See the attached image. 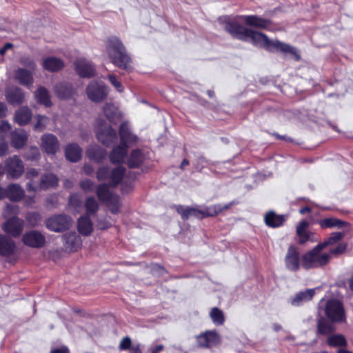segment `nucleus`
Instances as JSON below:
<instances>
[{
	"instance_id": "33",
	"label": "nucleus",
	"mask_w": 353,
	"mask_h": 353,
	"mask_svg": "<svg viewBox=\"0 0 353 353\" xmlns=\"http://www.w3.org/2000/svg\"><path fill=\"white\" fill-rule=\"evenodd\" d=\"M264 219L269 227L277 228L283 223L285 217L283 215L276 214L274 212H269L265 214Z\"/></svg>"
},
{
	"instance_id": "24",
	"label": "nucleus",
	"mask_w": 353,
	"mask_h": 353,
	"mask_svg": "<svg viewBox=\"0 0 353 353\" xmlns=\"http://www.w3.org/2000/svg\"><path fill=\"white\" fill-rule=\"evenodd\" d=\"M25 196V190L17 183H10L6 187V198L12 201H20Z\"/></svg>"
},
{
	"instance_id": "27",
	"label": "nucleus",
	"mask_w": 353,
	"mask_h": 353,
	"mask_svg": "<svg viewBox=\"0 0 353 353\" xmlns=\"http://www.w3.org/2000/svg\"><path fill=\"white\" fill-rule=\"evenodd\" d=\"M315 294V289H307L303 292H298L290 303L294 306H300L305 302L310 301Z\"/></svg>"
},
{
	"instance_id": "9",
	"label": "nucleus",
	"mask_w": 353,
	"mask_h": 353,
	"mask_svg": "<svg viewBox=\"0 0 353 353\" xmlns=\"http://www.w3.org/2000/svg\"><path fill=\"white\" fill-rule=\"evenodd\" d=\"M72 225V219L65 214H59L49 218L46 221V227L51 231L60 232L68 230Z\"/></svg>"
},
{
	"instance_id": "28",
	"label": "nucleus",
	"mask_w": 353,
	"mask_h": 353,
	"mask_svg": "<svg viewBox=\"0 0 353 353\" xmlns=\"http://www.w3.org/2000/svg\"><path fill=\"white\" fill-rule=\"evenodd\" d=\"M308 228L309 223L305 220L301 221L296 226V235L301 244L305 243L311 238L312 232L308 230Z\"/></svg>"
},
{
	"instance_id": "21",
	"label": "nucleus",
	"mask_w": 353,
	"mask_h": 353,
	"mask_svg": "<svg viewBox=\"0 0 353 353\" xmlns=\"http://www.w3.org/2000/svg\"><path fill=\"white\" fill-rule=\"evenodd\" d=\"M28 133L22 130H14L10 133V143L16 149L23 148L28 141Z\"/></svg>"
},
{
	"instance_id": "12",
	"label": "nucleus",
	"mask_w": 353,
	"mask_h": 353,
	"mask_svg": "<svg viewBox=\"0 0 353 353\" xmlns=\"http://www.w3.org/2000/svg\"><path fill=\"white\" fill-rule=\"evenodd\" d=\"M23 243L30 248H42L46 242L45 236L36 230H31L26 232L22 236Z\"/></svg>"
},
{
	"instance_id": "41",
	"label": "nucleus",
	"mask_w": 353,
	"mask_h": 353,
	"mask_svg": "<svg viewBox=\"0 0 353 353\" xmlns=\"http://www.w3.org/2000/svg\"><path fill=\"white\" fill-rule=\"evenodd\" d=\"M327 343L329 345L333 347L343 346L346 344V341L343 335L336 334L330 336L327 339Z\"/></svg>"
},
{
	"instance_id": "42",
	"label": "nucleus",
	"mask_w": 353,
	"mask_h": 353,
	"mask_svg": "<svg viewBox=\"0 0 353 353\" xmlns=\"http://www.w3.org/2000/svg\"><path fill=\"white\" fill-rule=\"evenodd\" d=\"M343 236H344V233H343V232H333L331 234V235L329 238H327L326 240H325L323 243H321L320 244L322 245L323 248H325L327 245H333L335 243L338 242Z\"/></svg>"
},
{
	"instance_id": "47",
	"label": "nucleus",
	"mask_w": 353,
	"mask_h": 353,
	"mask_svg": "<svg viewBox=\"0 0 353 353\" xmlns=\"http://www.w3.org/2000/svg\"><path fill=\"white\" fill-rule=\"evenodd\" d=\"M10 129L11 126L8 121H0V141H5L6 135Z\"/></svg>"
},
{
	"instance_id": "19",
	"label": "nucleus",
	"mask_w": 353,
	"mask_h": 353,
	"mask_svg": "<svg viewBox=\"0 0 353 353\" xmlns=\"http://www.w3.org/2000/svg\"><path fill=\"white\" fill-rule=\"evenodd\" d=\"M119 137L121 143L123 145H129L135 144L138 141V137L134 134L131 130L128 123H123L119 128Z\"/></svg>"
},
{
	"instance_id": "2",
	"label": "nucleus",
	"mask_w": 353,
	"mask_h": 353,
	"mask_svg": "<svg viewBox=\"0 0 353 353\" xmlns=\"http://www.w3.org/2000/svg\"><path fill=\"white\" fill-rule=\"evenodd\" d=\"M125 168L117 166L111 169L109 167H100L97 172L96 177L99 181H104L97 188L96 193L99 200L105 202L115 194H112L110 187L117 186L124 177Z\"/></svg>"
},
{
	"instance_id": "13",
	"label": "nucleus",
	"mask_w": 353,
	"mask_h": 353,
	"mask_svg": "<svg viewBox=\"0 0 353 353\" xmlns=\"http://www.w3.org/2000/svg\"><path fill=\"white\" fill-rule=\"evenodd\" d=\"M227 206L222 207L220 205H212L206 207L201 210H198L195 208H188V219L191 216H195L196 218H203L204 216H212L216 215L222 210L227 209Z\"/></svg>"
},
{
	"instance_id": "6",
	"label": "nucleus",
	"mask_w": 353,
	"mask_h": 353,
	"mask_svg": "<svg viewBox=\"0 0 353 353\" xmlns=\"http://www.w3.org/2000/svg\"><path fill=\"white\" fill-rule=\"evenodd\" d=\"M86 93L90 101L100 103L108 97L109 90L103 82L92 81L88 85Z\"/></svg>"
},
{
	"instance_id": "17",
	"label": "nucleus",
	"mask_w": 353,
	"mask_h": 353,
	"mask_svg": "<svg viewBox=\"0 0 353 353\" xmlns=\"http://www.w3.org/2000/svg\"><path fill=\"white\" fill-rule=\"evenodd\" d=\"M199 346L210 347L219 343L221 339L216 331H208L196 337Z\"/></svg>"
},
{
	"instance_id": "22",
	"label": "nucleus",
	"mask_w": 353,
	"mask_h": 353,
	"mask_svg": "<svg viewBox=\"0 0 353 353\" xmlns=\"http://www.w3.org/2000/svg\"><path fill=\"white\" fill-rule=\"evenodd\" d=\"M63 238L64 247L69 252H75L81 246V239L75 232L65 234Z\"/></svg>"
},
{
	"instance_id": "50",
	"label": "nucleus",
	"mask_w": 353,
	"mask_h": 353,
	"mask_svg": "<svg viewBox=\"0 0 353 353\" xmlns=\"http://www.w3.org/2000/svg\"><path fill=\"white\" fill-rule=\"evenodd\" d=\"M69 203L72 207L74 208L81 207V200L79 194L77 193L71 194L69 198Z\"/></svg>"
},
{
	"instance_id": "62",
	"label": "nucleus",
	"mask_w": 353,
	"mask_h": 353,
	"mask_svg": "<svg viewBox=\"0 0 353 353\" xmlns=\"http://www.w3.org/2000/svg\"><path fill=\"white\" fill-rule=\"evenodd\" d=\"M130 353H142L139 345L132 346L130 350Z\"/></svg>"
},
{
	"instance_id": "3",
	"label": "nucleus",
	"mask_w": 353,
	"mask_h": 353,
	"mask_svg": "<svg viewBox=\"0 0 353 353\" xmlns=\"http://www.w3.org/2000/svg\"><path fill=\"white\" fill-rule=\"evenodd\" d=\"M106 51L110 61L117 67L131 72L134 67L132 59L126 53L121 41L117 37L108 40Z\"/></svg>"
},
{
	"instance_id": "11",
	"label": "nucleus",
	"mask_w": 353,
	"mask_h": 353,
	"mask_svg": "<svg viewBox=\"0 0 353 353\" xmlns=\"http://www.w3.org/2000/svg\"><path fill=\"white\" fill-rule=\"evenodd\" d=\"M24 226L22 219L13 216L7 220L3 225L2 229L8 234L12 237H18L21 234Z\"/></svg>"
},
{
	"instance_id": "48",
	"label": "nucleus",
	"mask_w": 353,
	"mask_h": 353,
	"mask_svg": "<svg viewBox=\"0 0 353 353\" xmlns=\"http://www.w3.org/2000/svg\"><path fill=\"white\" fill-rule=\"evenodd\" d=\"M19 63L22 65L28 68V70H31L32 71H35L36 70V64L34 61L28 57H21L19 60Z\"/></svg>"
},
{
	"instance_id": "32",
	"label": "nucleus",
	"mask_w": 353,
	"mask_h": 353,
	"mask_svg": "<svg viewBox=\"0 0 353 353\" xmlns=\"http://www.w3.org/2000/svg\"><path fill=\"white\" fill-rule=\"evenodd\" d=\"M32 118V112L26 106L20 108L15 113L14 121L19 125H25L29 123Z\"/></svg>"
},
{
	"instance_id": "1",
	"label": "nucleus",
	"mask_w": 353,
	"mask_h": 353,
	"mask_svg": "<svg viewBox=\"0 0 353 353\" xmlns=\"http://www.w3.org/2000/svg\"><path fill=\"white\" fill-rule=\"evenodd\" d=\"M225 29L235 38L250 41L254 46L263 48L270 52L280 51L285 54H290L296 60L300 59V56L294 47L278 40H270L265 34L242 26L236 21L228 20Z\"/></svg>"
},
{
	"instance_id": "10",
	"label": "nucleus",
	"mask_w": 353,
	"mask_h": 353,
	"mask_svg": "<svg viewBox=\"0 0 353 353\" xmlns=\"http://www.w3.org/2000/svg\"><path fill=\"white\" fill-rule=\"evenodd\" d=\"M76 72L83 78H91L95 75L94 65L83 57L77 58L74 63Z\"/></svg>"
},
{
	"instance_id": "36",
	"label": "nucleus",
	"mask_w": 353,
	"mask_h": 353,
	"mask_svg": "<svg viewBox=\"0 0 353 353\" xmlns=\"http://www.w3.org/2000/svg\"><path fill=\"white\" fill-rule=\"evenodd\" d=\"M320 226L325 228H341L344 227L347 223L336 218L330 217L319 221Z\"/></svg>"
},
{
	"instance_id": "59",
	"label": "nucleus",
	"mask_w": 353,
	"mask_h": 353,
	"mask_svg": "<svg viewBox=\"0 0 353 353\" xmlns=\"http://www.w3.org/2000/svg\"><path fill=\"white\" fill-rule=\"evenodd\" d=\"M51 353H70V351L67 347L63 346L59 348L52 350Z\"/></svg>"
},
{
	"instance_id": "51",
	"label": "nucleus",
	"mask_w": 353,
	"mask_h": 353,
	"mask_svg": "<svg viewBox=\"0 0 353 353\" xmlns=\"http://www.w3.org/2000/svg\"><path fill=\"white\" fill-rule=\"evenodd\" d=\"M40 152L37 147H31L26 153V158L29 160H34L39 158Z\"/></svg>"
},
{
	"instance_id": "30",
	"label": "nucleus",
	"mask_w": 353,
	"mask_h": 353,
	"mask_svg": "<svg viewBox=\"0 0 353 353\" xmlns=\"http://www.w3.org/2000/svg\"><path fill=\"white\" fill-rule=\"evenodd\" d=\"M103 113L105 117L110 122H117L121 118V114L118 108L112 103H106L103 107Z\"/></svg>"
},
{
	"instance_id": "46",
	"label": "nucleus",
	"mask_w": 353,
	"mask_h": 353,
	"mask_svg": "<svg viewBox=\"0 0 353 353\" xmlns=\"http://www.w3.org/2000/svg\"><path fill=\"white\" fill-rule=\"evenodd\" d=\"M107 79L109 80L110 83L112 85V86L116 89L117 92H123L124 88L116 75H114V74H109L107 76Z\"/></svg>"
},
{
	"instance_id": "45",
	"label": "nucleus",
	"mask_w": 353,
	"mask_h": 353,
	"mask_svg": "<svg viewBox=\"0 0 353 353\" xmlns=\"http://www.w3.org/2000/svg\"><path fill=\"white\" fill-rule=\"evenodd\" d=\"M334 328L332 325L326 322L323 319H321L318 321V331L322 334H327L333 331Z\"/></svg>"
},
{
	"instance_id": "29",
	"label": "nucleus",
	"mask_w": 353,
	"mask_h": 353,
	"mask_svg": "<svg viewBox=\"0 0 353 353\" xmlns=\"http://www.w3.org/2000/svg\"><path fill=\"white\" fill-rule=\"evenodd\" d=\"M65 154L68 160L71 162L79 161L82 155V150L77 143H70L65 148Z\"/></svg>"
},
{
	"instance_id": "8",
	"label": "nucleus",
	"mask_w": 353,
	"mask_h": 353,
	"mask_svg": "<svg viewBox=\"0 0 353 353\" xmlns=\"http://www.w3.org/2000/svg\"><path fill=\"white\" fill-rule=\"evenodd\" d=\"M327 317L332 321L342 322L345 320V312L341 303L334 299L327 301L325 307Z\"/></svg>"
},
{
	"instance_id": "55",
	"label": "nucleus",
	"mask_w": 353,
	"mask_h": 353,
	"mask_svg": "<svg viewBox=\"0 0 353 353\" xmlns=\"http://www.w3.org/2000/svg\"><path fill=\"white\" fill-rule=\"evenodd\" d=\"M176 210L177 212L181 214L182 219H188V208H184L183 206L179 205L176 206Z\"/></svg>"
},
{
	"instance_id": "38",
	"label": "nucleus",
	"mask_w": 353,
	"mask_h": 353,
	"mask_svg": "<svg viewBox=\"0 0 353 353\" xmlns=\"http://www.w3.org/2000/svg\"><path fill=\"white\" fill-rule=\"evenodd\" d=\"M34 97L38 103L47 107L51 105L48 91L45 88L39 87L34 92Z\"/></svg>"
},
{
	"instance_id": "15",
	"label": "nucleus",
	"mask_w": 353,
	"mask_h": 353,
	"mask_svg": "<svg viewBox=\"0 0 353 353\" xmlns=\"http://www.w3.org/2000/svg\"><path fill=\"white\" fill-rule=\"evenodd\" d=\"M41 141V148L49 154H54L59 150V142L57 137L52 134H43Z\"/></svg>"
},
{
	"instance_id": "60",
	"label": "nucleus",
	"mask_w": 353,
	"mask_h": 353,
	"mask_svg": "<svg viewBox=\"0 0 353 353\" xmlns=\"http://www.w3.org/2000/svg\"><path fill=\"white\" fill-rule=\"evenodd\" d=\"M8 109L5 103H0V118L5 117L7 114Z\"/></svg>"
},
{
	"instance_id": "64",
	"label": "nucleus",
	"mask_w": 353,
	"mask_h": 353,
	"mask_svg": "<svg viewBox=\"0 0 353 353\" xmlns=\"http://www.w3.org/2000/svg\"><path fill=\"white\" fill-rule=\"evenodd\" d=\"M12 47V45L11 43H6L3 48H1L0 49V54L3 55L5 54V52H6V50L8 49H10Z\"/></svg>"
},
{
	"instance_id": "4",
	"label": "nucleus",
	"mask_w": 353,
	"mask_h": 353,
	"mask_svg": "<svg viewBox=\"0 0 353 353\" xmlns=\"http://www.w3.org/2000/svg\"><path fill=\"white\" fill-rule=\"evenodd\" d=\"M324 248L319 243L312 250L304 254L301 257V265L305 269L314 268L327 264L330 259V254L323 252Z\"/></svg>"
},
{
	"instance_id": "34",
	"label": "nucleus",
	"mask_w": 353,
	"mask_h": 353,
	"mask_svg": "<svg viewBox=\"0 0 353 353\" xmlns=\"http://www.w3.org/2000/svg\"><path fill=\"white\" fill-rule=\"evenodd\" d=\"M78 230L79 232L84 236H88L91 234L93 230L92 223L88 216H82L79 219Z\"/></svg>"
},
{
	"instance_id": "31",
	"label": "nucleus",
	"mask_w": 353,
	"mask_h": 353,
	"mask_svg": "<svg viewBox=\"0 0 353 353\" xmlns=\"http://www.w3.org/2000/svg\"><path fill=\"white\" fill-rule=\"evenodd\" d=\"M128 153V145H118L113 148L110 154V160L112 163L123 162Z\"/></svg>"
},
{
	"instance_id": "53",
	"label": "nucleus",
	"mask_w": 353,
	"mask_h": 353,
	"mask_svg": "<svg viewBox=\"0 0 353 353\" xmlns=\"http://www.w3.org/2000/svg\"><path fill=\"white\" fill-rule=\"evenodd\" d=\"M131 345H132V341H131L130 338L128 336H125L121 341V342L119 343V349L121 350H128V349L130 350V348L132 347Z\"/></svg>"
},
{
	"instance_id": "7",
	"label": "nucleus",
	"mask_w": 353,
	"mask_h": 353,
	"mask_svg": "<svg viewBox=\"0 0 353 353\" xmlns=\"http://www.w3.org/2000/svg\"><path fill=\"white\" fill-rule=\"evenodd\" d=\"M58 185V178L52 173H46L42 174L40 181L38 184L32 182H28L26 189L29 192H37L39 190H48L50 188H56Z\"/></svg>"
},
{
	"instance_id": "25",
	"label": "nucleus",
	"mask_w": 353,
	"mask_h": 353,
	"mask_svg": "<svg viewBox=\"0 0 353 353\" xmlns=\"http://www.w3.org/2000/svg\"><path fill=\"white\" fill-rule=\"evenodd\" d=\"M42 65L45 70L49 72H57L64 68L65 63L59 58L48 57L43 60Z\"/></svg>"
},
{
	"instance_id": "26",
	"label": "nucleus",
	"mask_w": 353,
	"mask_h": 353,
	"mask_svg": "<svg viewBox=\"0 0 353 353\" xmlns=\"http://www.w3.org/2000/svg\"><path fill=\"white\" fill-rule=\"evenodd\" d=\"M241 18L243 19L248 26L254 28L268 29L270 24L269 20L256 15H245L241 16Z\"/></svg>"
},
{
	"instance_id": "49",
	"label": "nucleus",
	"mask_w": 353,
	"mask_h": 353,
	"mask_svg": "<svg viewBox=\"0 0 353 353\" xmlns=\"http://www.w3.org/2000/svg\"><path fill=\"white\" fill-rule=\"evenodd\" d=\"M79 186L85 192H90L94 189V183L90 179H84L80 181Z\"/></svg>"
},
{
	"instance_id": "5",
	"label": "nucleus",
	"mask_w": 353,
	"mask_h": 353,
	"mask_svg": "<svg viewBox=\"0 0 353 353\" xmlns=\"http://www.w3.org/2000/svg\"><path fill=\"white\" fill-rule=\"evenodd\" d=\"M4 172L7 178L10 179H19L24 172V163L17 155L9 157L5 160Z\"/></svg>"
},
{
	"instance_id": "61",
	"label": "nucleus",
	"mask_w": 353,
	"mask_h": 353,
	"mask_svg": "<svg viewBox=\"0 0 353 353\" xmlns=\"http://www.w3.org/2000/svg\"><path fill=\"white\" fill-rule=\"evenodd\" d=\"M83 170L84 173L88 176L91 175L94 172L93 168L89 164H85L83 166Z\"/></svg>"
},
{
	"instance_id": "43",
	"label": "nucleus",
	"mask_w": 353,
	"mask_h": 353,
	"mask_svg": "<svg viewBox=\"0 0 353 353\" xmlns=\"http://www.w3.org/2000/svg\"><path fill=\"white\" fill-rule=\"evenodd\" d=\"M105 203L112 213L117 214L119 212L121 203L118 196H114Z\"/></svg>"
},
{
	"instance_id": "40",
	"label": "nucleus",
	"mask_w": 353,
	"mask_h": 353,
	"mask_svg": "<svg viewBox=\"0 0 353 353\" xmlns=\"http://www.w3.org/2000/svg\"><path fill=\"white\" fill-rule=\"evenodd\" d=\"M87 215L94 214L99 210V204L94 196H88L84 203Z\"/></svg>"
},
{
	"instance_id": "16",
	"label": "nucleus",
	"mask_w": 353,
	"mask_h": 353,
	"mask_svg": "<svg viewBox=\"0 0 353 353\" xmlns=\"http://www.w3.org/2000/svg\"><path fill=\"white\" fill-rule=\"evenodd\" d=\"M97 136L100 142L106 146H109L117 139V135L115 130L110 125L100 127Z\"/></svg>"
},
{
	"instance_id": "63",
	"label": "nucleus",
	"mask_w": 353,
	"mask_h": 353,
	"mask_svg": "<svg viewBox=\"0 0 353 353\" xmlns=\"http://www.w3.org/2000/svg\"><path fill=\"white\" fill-rule=\"evenodd\" d=\"M155 271H156V276L163 275L165 272V270H164V268H163L160 265H156Z\"/></svg>"
},
{
	"instance_id": "44",
	"label": "nucleus",
	"mask_w": 353,
	"mask_h": 353,
	"mask_svg": "<svg viewBox=\"0 0 353 353\" xmlns=\"http://www.w3.org/2000/svg\"><path fill=\"white\" fill-rule=\"evenodd\" d=\"M37 121L34 125V130L43 131L46 128L49 119L43 115L38 114L35 117Z\"/></svg>"
},
{
	"instance_id": "35",
	"label": "nucleus",
	"mask_w": 353,
	"mask_h": 353,
	"mask_svg": "<svg viewBox=\"0 0 353 353\" xmlns=\"http://www.w3.org/2000/svg\"><path fill=\"white\" fill-rule=\"evenodd\" d=\"M54 92L61 99L69 98L73 92L72 86L67 83H59L56 85Z\"/></svg>"
},
{
	"instance_id": "14",
	"label": "nucleus",
	"mask_w": 353,
	"mask_h": 353,
	"mask_svg": "<svg viewBox=\"0 0 353 353\" xmlns=\"http://www.w3.org/2000/svg\"><path fill=\"white\" fill-rule=\"evenodd\" d=\"M285 263L287 269L291 271H297L300 268L301 259L298 250L293 245L288 248L285 258Z\"/></svg>"
},
{
	"instance_id": "54",
	"label": "nucleus",
	"mask_w": 353,
	"mask_h": 353,
	"mask_svg": "<svg viewBox=\"0 0 353 353\" xmlns=\"http://www.w3.org/2000/svg\"><path fill=\"white\" fill-rule=\"evenodd\" d=\"M345 249H346V245L344 243H341V244L338 245L336 248L330 250V251L327 253L330 254V256L332 254H338L343 253L345 250Z\"/></svg>"
},
{
	"instance_id": "58",
	"label": "nucleus",
	"mask_w": 353,
	"mask_h": 353,
	"mask_svg": "<svg viewBox=\"0 0 353 353\" xmlns=\"http://www.w3.org/2000/svg\"><path fill=\"white\" fill-rule=\"evenodd\" d=\"M111 226V223L107 221H100L97 224V227L101 230H105Z\"/></svg>"
},
{
	"instance_id": "37",
	"label": "nucleus",
	"mask_w": 353,
	"mask_h": 353,
	"mask_svg": "<svg viewBox=\"0 0 353 353\" xmlns=\"http://www.w3.org/2000/svg\"><path fill=\"white\" fill-rule=\"evenodd\" d=\"M143 160L144 156L141 150L137 149L131 152L128 164L130 168H137L143 162Z\"/></svg>"
},
{
	"instance_id": "39",
	"label": "nucleus",
	"mask_w": 353,
	"mask_h": 353,
	"mask_svg": "<svg viewBox=\"0 0 353 353\" xmlns=\"http://www.w3.org/2000/svg\"><path fill=\"white\" fill-rule=\"evenodd\" d=\"M210 317L214 324L216 325H222L225 322V316L222 310L214 307H212L209 313Z\"/></svg>"
},
{
	"instance_id": "23",
	"label": "nucleus",
	"mask_w": 353,
	"mask_h": 353,
	"mask_svg": "<svg viewBox=\"0 0 353 353\" xmlns=\"http://www.w3.org/2000/svg\"><path fill=\"white\" fill-rule=\"evenodd\" d=\"M16 244L10 237L0 234V255L10 256L14 253Z\"/></svg>"
},
{
	"instance_id": "20",
	"label": "nucleus",
	"mask_w": 353,
	"mask_h": 353,
	"mask_svg": "<svg viewBox=\"0 0 353 353\" xmlns=\"http://www.w3.org/2000/svg\"><path fill=\"white\" fill-rule=\"evenodd\" d=\"M5 96L7 101L12 105H19L25 101L24 92L17 86L6 89Z\"/></svg>"
},
{
	"instance_id": "52",
	"label": "nucleus",
	"mask_w": 353,
	"mask_h": 353,
	"mask_svg": "<svg viewBox=\"0 0 353 353\" xmlns=\"http://www.w3.org/2000/svg\"><path fill=\"white\" fill-rule=\"evenodd\" d=\"M39 176V171L34 168H30L26 172V179L29 180L28 182H34V179H36Z\"/></svg>"
},
{
	"instance_id": "56",
	"label": "nucleus",
	"mask_w": 353,
	"mask_h": 353,
	"mask_svg": "<svg viewBox=\"0 0 353 353\" xmlns=\"http://www.w3.org/2000/svg\"><path fill=\"white\" fill-rule=\"evenodd\" d=\"M8 150V145L5 141H0V157L4 156Z\"/></svg>"
},
{
	"instance_id": "18",
	"label": "nucleus",
	"mask_w": 353,
	"mask_h": 353,
	"mask_svg": "<svg viewBox=\"0 0 353 353\" xmlns=\"http://www.w3.org/2000/svg\"><path fill=\"white\" fill-rule=\"evenodd\" d=\"M34 72L31 70L19 68L14 72V78L21 85L30 88L34 83Z\"/></svg>"
},
{
	"instance_id": "57",
	"label": "nucleus",
	"mask_w": 353,
	"mask_h": 353,
	"mask_svg": "<svg viewBox=\"0 0 353 353\" xmlns=\"http://www.w3.org/2000/svg\"><path fill=\"white\" fill-rule=\"evenodd\" d=\"M6 212L8 214H17L18 212V206L7 205L6 207Z\"/></svg>"
}]
</instances>
